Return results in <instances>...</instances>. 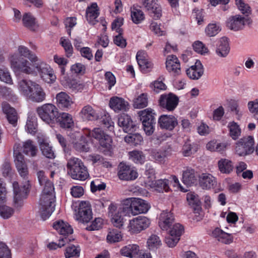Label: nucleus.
<instances>
[{
    "label": "nucleus",
    "mask_w": 258,
    "mask_h": 258,
    "mask_svg": "<svg viewBox=\"0 0 258 258\" xmlns=\"http://www.w3.org/2000/svg\"><path fill=\"white\" fill-rule=\"evenodd\" d=\"M218 167L221 173L226 174L230 173L234 168L232 161L225 158H222L218 161Z\"/></svg>",
    "instance_id": "c9c22d12"
},
{
    "label": "nucleus",
    "mask_w": 258,
    "mask_h": 258,
    "mask_svg": "<svg viewBox=\"0 0 258 258\" xmlns=\"http://www.w3.org/2000/svg\"><path fill=\"white\" fill-rule=\"evenodd\" d=\"M254 140L251 136L241 138L236 144L235 152L240 156L252 153L254 150Z\"/></svg>",
    "instance_id": "0eeeda50"
},
{
    "label": "nucleus",
    "mask_w": 258,
    "mask_h": 258,
    "mask_svg": "<svg viewBox=\"0 0 258 258\" xmlns=\"http://www.w3.org/2000/svg\"><path fill=\"white\" fill-rule=\"evenodd\" d=\"M178 101L177 96L171 93L161 95L159 99L160 106L169 111H172L175 109L178 105Z\"/></svg>",
    "instance_id": "ddd939ff"
},
{
    "label": "nucleus",
    "mask_w": 258,
    "mask_h": 258,
    "mask_svg": "<svg viewBox=\"0 0 258 258\" xmlns=\"http://www.w3.org/2000/svg\"><path fill=\"white\" fill-rule=\"evenodd\" d=\"M220 31L219 26L216 24H209L205 29L206 33L209 37L216 35Z\"/></svg>",
    "instance_id": "6e6d98bb"
},
{
    "label": "nucleus",
    "mask_w": 258,
    "mask_h": 258,
    "mask_svg": "<svg viewBox=\"0 0 258 258\" xmlns=\"http://www.w3.org/2000/svg\"><path fill=\"white\" fill-rule=\"evenodd\" d=\"M37 126L36 117L34 114L29 113L25 126L26 131L31 134H34L37 131Z\"/></svg>",
    "instance_id": "a19ab883"
},
{
    "label": "nucleus",
    "mask_w": 258,
    "mask_h": 258,
    "mask_svg": "<svg viewBox=\"0 0 258 258\" xmlns=\"http://www.w3.org/2000/svg\"><path fill=\"white\" fill-rule=\"evenodd\" d=\"M139 246L136 244H130L120 249L121 254L124 256L133 257L138 254Z\"/></svg>",
    "instance_id": "4c0bfd02"
},
{
    "label": "nucleus",
    "mask_w": 258,
    "mask_h": 258,
    "mask_svg": "<svg viewBox=\"0 0 258 258\" xmlns=\"http://www.w3.org/2000/svg\"><path fill=\"white\" fill-rule=\"evenodd\" d=\"M99 15V9L96 3H93L87 7L86 11V17L90 24L95 25L97 22L96 19Z\"/></svg>",
    "instance_id": "393cba45"
},
{
    "label": "nucleus",
    "mask_w": 258,
    "mask_h": 258,
    "mask_svg": "<svg viewBox=\"0 0 258 258\" xmlns=\"http://www.w3.org/2000/svg\"><path fill=\"white\" fill-rule=\"evenodd\" d=\"M36 111L39 117L48 124L53 123L59 113L58 109L51 103H46L38 107Z\"/></svg>",
    "instance_id": "423d86ee"
},
{
    "label": "nucleus",
    "mask_w": 258,
    "mask_h": 258,
    "mask_svg": "<svg viewBox=\"0 0 258 258\" xmlns=\"http://www.w3.org/2000/svg\"><path fill=\"white\" fill-rule=\"evenodd\" d=\"M22 151L26 155L34 157L36 155L38 150L34 142L30 140H28L23 142Z\"/></svg>",
    "instance_id": "e433bc0d"
},
{
    "label": "nucleus",
    "mask_w": 258,
    "mask_h": 258,
    "mask_svg": "<svg viewBox=\"0 0 258 258\" xmlns=\"http://www.w3.org/2000/svg\"><path fill=\"white\" fill-rule=\"evenodd\" d=\"M71 195L75 198H79L84 195V189L81 186H73L71 188Z\"/></svg>",
    "instance_id": "774afa93"
},
{
    "label": "nucleus",
    "mask_w": 258,
    "mask_h": 258,
    "mask_svg": "<svg viewBox=\"0 0 258 258\" xmlns=\"http://www.w3.org/2000/svg\"><path fill=\"white\" fill-rule=\"evenodd\" d=\"M138 172L133 168L125 163H120L118 166V175L119 179L125 180H133L138 177Z\"/></svg>",
    "instance_id": "2eb2a0df"
},
{
    "label": "nucleus",
    "mask_w": 258,
    "mask_h": 258,
    "mask_svg": "<svg viewBox=\"0 0 258 258\" xmlns=\"http://www.w3.org/2000/svg\"><path fill=\"white\" fill-rule=\"evenodd\" d=\"M61 44L62 46L64 48L66 56L68 57L71 56L73 53V48L70 40L64 39L61 40Z\"/></svg>",
    "instance_id": "13d9d810"
},
{
    "label": "nucleus",
    "mask_w": 258,
    "mask_h": 258,
    "mask_svg": "<svg viewBox=\"0 0 258 258\" xmlns=\"http://www.w3.org/2000/svg\"><path fill=\"white\" fill-rule=\"evenodd\" d=\"M40 148L42 154L46 158L49 159H54L55 158V154L52 150V147L50 146L48 143L43 141L40 143Z\"/></svg>",
    "instance_id": "37998d69"
},
{
    "label": "nucleus",
    "mask_w": 258,
    "mask_h": 258,
    "mask_svg": "<svg viewBox=\"0 0 258 258\" xmlns=\"http://www.w3.org/2000/svg\"><path fill=\"white\" fill-rule=\"evenodd\" d=\"M55 121L58 122L60 127L64 128H72L74 125L72 115L66 112L58 113Z\"/></svg>",
    "instance_id": "c85d7f7f"
},
{
    "label": "nucleus",
    "mask_w": 258,
    "mask_h": 258,
    "mask_svg": "<svg viewBox=\"0 0 258 258\" xmlns=\"http://www.w3.org/2000/svg\"><path fill=\"white\" fill-rule=\"evenodd\" d=\"M140 117V120L142 122H155L154 111L151 108H147L140 111L138 113Z\"/></svg>",
    "instance_id": "ea45409f"
},
{
    "label": "nucleus",
    "mask_w": 258,
    "mask_h": 258,
    "mask_svg": "<svg viewBox=\"0 0 258 258\" xmlns=\"http://www.w3.org/2000/svg\"><path fill=\"white\" fill-rule=\"evenodd\" d=\"M199 180L200 184L203 189H210L216 184L215 178L210 174H203Z\"/></svg>",
    "instance_id": "c756f323"
},
{
    "label": "nucleus",
    "mask_w": 258,
    "mask_h": 258,
    "mask_svg": "<svg viewBox=\"0 0 258 258\" xmlns=\"http://www.w3.org/2000/svg\"><path fill=\"white\" fill-rule=\"evenodd\" d=\"M238 9L244 15H249L251 13V8L244 0H235Z\"/></svg>",
    "instance_id": "8fccbe9b"
},
{
    "label": "nucleus",
    "mask_w": 258,
    "mask_h": 258,
    "mask_svg": "<svg viewBox=\"0 0 258 258\" xmlns=\"http://www.w3.org/2000/svg\"><path fill=\"white\" fill-rule=\"evenodd\" d=\"M174 222L173 214L167 211H163L159 219V226L163 230H167Z\"/></svg>",
    "instance_id": "4be33fe9"
},
{
    "label": "nucleus",
    "mask_w": 258,
    "mask_h": 258,
    "mask_svg": "<svg viewBox=\"0 0 258 258\" xmlns=\"http://www.w3.org/2000/svg\"><path fill=\"white\" fill-rule=\"evenodd\" d=\"M109 106L116 112L126 111L128 109L129 104L123 98L114 96L110 99Z\"/></svg>",
    "instance_id": "aec40b11"
},
{
    "label": "nucleus",
    "mask_w": 258,
    "mask_h": 258,
    "mask_svg": "<svg viewBox=\"0 0 258 258\" xmlns=\"http://www.w3.org/2000/svg\"><path fill=\"white\" fill-rule=\"evenodd\" d=\"M129 133V134L124 137L125 142L136 146L140 144L143 141V138L140 134H131L132 132Z\"/></svg>",
    "instance_id": "09e8293b"
},
{
    "label": "nucleus",
    "mask_w": 258,
    "mask_h": 258,
    "mask_svg": "<svg viewBox=\"0 0 258 258\" xmlns=\"http://www.w3.org/2000/svg\"><path fill=\"white\" fill-rule=\"evenodd\" d=\"M35 71L38 72L43 80H45L46 75L49 72L50 66L38 58V60L34 62Z\"/></svg>",
    "instance_id": "2f4dec72"
},
{
    "label": "nucleus",
    "mask_w": 258,
    "mask_h": 258,
    "mask_svg": "<svg viewBox=\"0 0 258 258\" xmlns=\"http://www.w3.org/2000/svg\"><path fill=\"white\" fill-rule=\"evenodd\" d=\"M136 59L140 69L143 73H148L152 69V62L148 60L144 56L140 55L139 52L137 54Z\"/></svg>",
    "instance_id": "58836bf2"
},
{
    "label": "nucleus",
    "mask_w": 258,
    "mask_h": 258,
    "mask_svg": "<svg viewBox=\"0 0 258 258\" xmlns=\"http://www.w3.org/2000/svg\"><path fill=\"white\" fill-rule=\"evenodd\" d=\"M0 80L9 84L13 83L10 73L7 69L0 68Z\"/></svg>",
    "instance_id": "4d7b16f0"
},
{
    "label": "nucleus",
    "mask_w": 258,
    "mask_h": 258,
    "mask_svg": "<svg viewBox=\"0 0 258 258\" xmlns=\"http://www.w3.org/2000/svg\"><path fill=\"white\" fill-rule=\"evenodd\" d=\"M131 17L133 22L137 24L141 23L145 18L143 12L136 9H134L132 11Z\"/></svg>",
    "instance_id": "603ef678"
},
{
    "label": "nucleus",
    "mask_w": 258,
    "mask_h": 258,
    "mask_svg": "<svg viewBox=\"0 0 258 258\" xmlns=\"http://www.w3.org/2000/svg\"><path fill=\"white\" fill-rule=\"evenodd\" d=\"M183 182L188 186L195 184L197 181L195 170L190 167H187L182 174Z\"/></svg>",
    "instance_id": "7c9ffc66"
},
{
    "label": "nucleus",
    "mask_w": 258,
    "mask_h": 258,
    "mask_svg": "<svg viewBox=\"0 0 258 258\" xmlns=\"http://www.w3.org/2000/svg\"><path fill=\"white\" fill-rule=\"evenodd\" d=\"M157 0H143V5L154 19L162 16V9Z\"/></svg>",
    "instance_id": "dca6fc26"
},
{
    "label": "nucleus",
    "mask_w": 258,
    "mask_h": 258,
    "mask_svg": "<svg viewBox=\"0 0 258 258\" xmlns=\"http://www.w3.org/2000/svg\"><path fill=\"white\" fill-rule=\"evenodd\" d=\"M21 93L32 102L40 103L45 100L46 94L41 86L37 83L23 79L18 84Z\"/></svg>",
    "instance_id": "7ed1b4c3"
},
{
    "label": "nucleus",
    "mask_w": 258,
    "mask_h": 258,
    "mask_svg": "<svg viewBox=\"0 0 258 258\" xmlns=\"http://www.w3.org/2000/svg\"><path fill=\"white\" fill-rule=\"evenodd\" d=\"M148 105L147 95L143 93L136 98L134 101V106L136 108H142Z\"/></svg>",
    "instance_id": "3c124183"
},
{
    "label": "nucleus",
    "mask_w": 258,
    "mask_h": 258,
    "mask_svg": "<svg viewBox=\"0 0 258 258\" xmlns=\"http://www.w3.org/2000/svg\"><path fill=\"white\" fill-rule=\"evenodd\" d=\"M11 68L15 72L24 73L27 75H36L35 68L28 60L20 57L18 54H14L10 58Z\"/></svg>",
    "instance_id": "39448f33"
},
{
    "label": "nucleus",
    "mask_w": 258,
    "mask_h": 258,
    "mask_svg": "<svg viewBox=\"0 0 258 258\" xmlns=\"http://www.w3.org/2000/svg\"><path fill=\"white\" fill-rule=\"evenodd\" d=\"M40 199L41 217L43 220L48 218L55 209V193L53 183L49 180L44 183Z\"/></svg>",
    "instance_id": "f03ea898"
},
{
    "label": "nucleus",
    "mask_w": 258,
    "mask_h": 258,
    "mask_svg": "<svg viewBox=\"0 0 258 258\" xmlns=\"http://www.w3.org/2000/svg\"><path fill=\"white\" fill-rule=\"evenodd\" d=\"M183 232V227L179 223H176L170 231V233L177 238H179Z\"/></svg>",
    "instance_id": "e2e57ef3"
},
{
    "label": "nucleus",
    "mask_w": 258,
    "mask_h": 258,
    "mask_svg": "<svg viewBox=\"0 0 258 258\" xmlns=\"http://www.w3.org/2000/svg\"><path fill=\"white\" fill-rule=\"evenodd\" d=\"M130 158L136 163L142 164L145 161V156L143 153L138 151L130 152Z\"/></svg>",
    "instance_id": "864d4df0"
},
{
    "label": "nucleus",
    "mask_w": 258,
    "mask_h": 258,
    "mask_svg": "<svg viewBox=\"0 0 258 258\" xmlns=\"http://www.w3.org/2000/svg\"><path fill=\"white\" fill-rule=\"evenodd\" d=\"M123 212L128 213L126 207L117 208L116 204L111 203L108 207V215L111 217L112 223L116 227L120 228L123 226Z\"/></svg>",
    "instance_id": "1a4fd4ad"
},
{
    "label": "nucleus",
    "mask_w": 258,
    "mask_h": 258,
    "mask_svg": "<svg viewBox=\"0 0 258 258\" xmlns=\"http://www.w3.org/2000/svg\"><path fill=\"white\" fill-rule=\"evenodd\" d=\"M192 47L195 51L202 54L207 53L208 51L207 47L200 41H195L192 44Z\"/></svg>",
    "instance_id": "052dcab7"
},
{
    "label": "nucleus",
    "mask_w": 258,
    "mask_h": 258,
    "mask_svg": "<svg viewBox=\"0 0 258 258\" xmlns=\"http://www.w3.org/2000/svg\"><path fill=\"white\" fill-rule=\"evenodd\" d=\"M103 224V220L101 218H95L91 224L86 227V229L89 231L97 230L102 227Z\"/></svg>",
    "instance_id": "680f3d73"
},
{
    "label": "nucleus",
    "mask_w": 258,
    "mask_h": 258,
    "mask_svg": "<svg viewBox=\"0 0 258 258\" xmlns=\"http://www.w3.org/2000/svg\"><path fill=\"white\" fill-rule=\"evenodd\" d=\"M14 156L16 167L19 174L26 180L23 184L21 186L17 181L13 183L14 194V204L15 207L19 208L23 206V200L26 198L29 192L30 185L29 180H27L28 168L24 155L19 151H14Z\"/></svg>",
    "instance_id": "f257e3e1"
},
{
    "label": "nucleus",
    "mask_w": 258,
    "mask_h": 258,
    "mask_svg": "<svg viewBox=\"0 0 258 258\" xmlns=\"http://www.w3.org/2000/svg\"><path fill=\"white\" fill-rule=\"evenodd\" d=\"M166 67L167 71L174 76H178L180 74V63L175 55H171L167 56Z\"/></svg>",
    "instance_id": "6ab92c4d"
},
{
    "label": "nucleus",
    "mask_w": 258,
    "mask_h": 258,
    "mask_svg": "<svg viewBox=\"0 0 258 258\" xmlns=\"http://www.w3.org/2000/svg\"><path fill=\"white\" fill-rule=\"evenodd\" d=\"M18 51L21 56L28 58L32 63L38 60V57L24 46H20L18 48Z\"/></svg>",
    "instance_id": "c03bdc74"
},
{
    "label": "nucleus",
    "mask_w": 258,
    "mask_h": 258,
    "mask_svg": "<svg viewBox=\"0 0 258 258\" xmlns=\"http://www.w3.org/2000/svg\"><path fill=\"white\" fill-rule=\"evenodd\" d=\"M67 167L69 173L74 179L85 180L89 176L87 167L79 158L75 157L70 158L68 161Z\"/></svg>",
    "instance_id": "20e7f679"
},
{
    "label": "nucleus",
    "mask_w": 258,
    "mask_h": 258,
    "mask_svg": "<svg viewBox=\"0 0 258 258\" xmlns=\"http://www.w3.org/2000/svg\"><path fill=\"white\" fill-rule=\"evenodd\" d=\"M122 239L121 232L117 229L110 230L107 235V241L109 243H115L120 241Z\"/></svg>",
    "instance_id": "49530a36"
},
{
    "label": "nucleus",
    "mask_w": 258,
    "mask_h": 258,
    "mask_svg": "<svg viewBox=\"0 0 258 258\" xmlns=\"http://www.w3.org/2000/svg\"><path fill=\"white\" fill-rule=\"evenodd\" d=\"M0 94L7 99H12L16 97L12 90L7 87H0Z\"/></svg>",
    "instance_id": "0e129e2a"
},
{
    "label": "nucleus",
    "mask_w": 258,
    "mask_h": 258,
    "mask_svg": "<svg viewBox=\"0 0 258 258\" xmlns=\"http://www.w3.org/2000/svg\"><path fill=\"white\" fill-rule=\"evenodd\" d=\"M228 39L226 37L220 39L217 43L216 54L220 57H226L230 51Z\"/></svg>",
    "instance_id": "a878e982"
},
{
    "label": "nucleus",
    "mask_w": 258,
    "mask_h": 258,
    "mask_svg": "<svg viewBox=\"0 0 258 258\" xmlns=\"http://www.w3.org/2000/svg\"><path fill=\"white\" fill-rule=\"evenodd\" d=\"M149 185L159 192H167L169 190V180L167 179H160L152 181Z\"/></svg>",
    "instance_id": "f704fd0d"
},
{
    "label": "nucleus",
    "mask_w": 258,
    "mask_h": 258,
    "mask_svg": "<svg viewBox=\"0 0 258 258\" xmlns=\"http://www.w3.org/2000/svg\"><path fill=\"white\" fill-rule=\"evenodd\" d=\"M118 124L125 133L133 132L135 130L136 125L131 117L126 114H122L118 118Z\"/></svg>",
    "instance_id": "412c9836"
},
{
    "label": "nucleus",
    "mask_w": 258,
    "mask_h": 258,
    "mask_svg": "<svg viewBox=\"0 0 258 258\" xmlns=\"http://www.w3.org/2000/svg\"><path fill=\"white\" fill-rule=\"evenodd\" d=\"M150 224L149 219L140 216L130 221L128 231L132 233H138L147 228Z\"/></svg>",
    "instance_id": "9d476101"
},
{
    "label": "nucleus",
    "mask_w": 258,
    "mask_h": 258,
    "mask_svg": "<svg viewBox=\"0 0 258 258\" xmlns=\"http://www.w3.org/2000/svg\"><path fill=\"white\" fill-rule=\"evenodd\" d=\"M13 208L6 205L0 206V216L4 219H9L14 214Z\"/></svg>",
    "instance_id": "5fc2aeb1"
},
{
    "label": "nucleus",
    "mask_w": 258,
    "mask_h": 258,
    "mask_svg": "<svg viewBox=\"0 0 258 258\" xmlns=\"http://www.w3.org/2000/svg\"><path fill=\"white\" fill-rule=\"evenodd\" d=\"M84 134L88 137H93L98 140L100 145L107 150L110 149L112 140L111 137L106 134L100 128H95L93 130L86 129Z\"/></svg>",
    "instance_id": "6e6552de"
},
{
    "label": "nucleus",
    "mask_w": 258,
    "mask_h": 258,
    "mask_svg": "<svg viewBox=\"0 0 258 258\" xmlns=\"http://www.w3.org/2000/svg\"><path fill=\"white\" fill-rule=\"evenodd\" d=\"M0 258H11L10 249L3 242H0Z\"/></svg>",
    "instance_id": "338daca9"
},
{
    "label": "nucleus",
    "mask_w": 258,
    "mask_h": 258,
    "mask_svg": "<svg viewBox=\"0 0 258 258\" xmlns=\"http://www.w3.org/2000/svg\"><path fill=\"white\" fill-rule=\"evenodd\" d=\"M80 115L84 120H94L98 117L95 110L90 105H86L82 108Z\"/></svg>",
    "instance_id": "72a5a7b5"
},
{
    "label": "nucleus",
    "mask_w": 258,
    "mask_h": 258,
    "mask_svg": "<svg viewBox=\"0 0 258 258\" xmlns=\"http://www.w3.org/2000/svg\"><path fill=\"white\" fill-rule=\"evenodd\" d=\"M53 227L55 229L59 234L67 237L69 234L73 233V230L71 226L67 222H64L62 220H58L54 222Z\"/></svg>",
    "instance_id": "bb28decb"
},
{
    "label": "nucleus",
    "mask_w": 258,
    "mask_h": 258,
    "mask_svg": "<svg viewBox=\"0 0 258 258\" xmlns=\"http://www.w3.org/2000/svg\"><path fill=\"white\" fill-rule=\"evenodd\" d=\"M106 184L101 182L99 179H96L91 182V190L93 192L105 189Z\"/></svg>",
    "instance_id": "bf43d9fd"
},
{
    "label": "nucleus",
    "mask_w": 258,
    "mask_h": 258,
    "mask_svg": "<svg viewBox=\"0 0 258 258\" xmlns=\"http://www.w3.org/2000/svg\"><path fill=\"white\" fill-rule=\"evenodd\" d=\"M22 22L24 26L31 31H35L38 27L36 19L30 13L24 14Z\"/></svg>",
    "instance_id": "473e14b6"
},
{
    "label": "nucleus",
    "mask_w": 258,
    "mask_h": 258,
    "mask_svg": "<svg viewBox=\"0 0 258 258\" xmlns=\"http://www.w3.org/2000/svg\"><path fill=\"white\" fill-rule=\"evenodd\" d=\"M212 236L219 241L227 244L232 243L233 240L231 234L225 232L219 228H216L213 231Z\"/></svg>",
    "instance_id": "cd10ccee"
},
{
    "label": "nucleus",
    "mask_w": 258,
    "mask_h": 258,
    "mask_svg": "<svg viewBox=\"0 0 258 258\" xmlns=\"http://www.w3.org/2000/svg\"><path fill=\"white\" fill-rule=\"evenodd\" d=\"M92 218L91 205L88 202L82 201L79 204L76 219L82 223H88Z\"/></svg>",
    "instance_id": "4468645a"
},
{
    "label": "nucleus",
    "mask_w": 258,
    "mask_h": 258,
    "mask_svg": "<svg viewBox=\"0 0 258 258\" xmlns=\"http://www.w3.org/2000/svg\"><path fill=\"white\" fill-rule=\"evenodd\" d=\"M158 124L161 128L171 131L178 124V121L173 115H162L158 119Z\"/></svg>",
    "instance_id": "a211bd4d"
},
{
    "label": "nucleus",
    "mask_w": 258,
    "mask_h": 258,
    "mask_svg": "<svg viewBox=\"0 0 258 258\" xmlns=\"http://www.w3.org/2000/svg\"><path fill=\"white\" fill-rule=\"evenodd\" d=\"M230 137L234 140H237L241 135V129L239 125L234 121L230 122L228 124Z\"/></svg>",
    "instance_id": "79ce46f5"
},
{
    "label": "nucleus",
    "mask_w": 258,
    "mask_h": 258,
    "mask_svg": "<svg viewBox=\"0 0 258 258\" xmlns=\"http://www.w3.org/2000/svg\"><path fill=\"white\" fill-rule=\"evenodd\" d=\"M105 80L109 90H110L116 83L115 77L110 72H107L105 74Z\"/></svg>",
    "instance_id": "69168bd1"
},
{
    "label": "nucleus",
    "mask_w": 258,
    "mask_h": 258,
    "mask_svg": "<svg viewBox=\"0 0 258 258\" xmlns=\"http://www.w3.org/2000/svg\"><path fill=\"white\" fill-rule=\"evenodd\" d=\"M80 248L78 246L71 245L67 247L64 253L66 258L78 257L80 255Z\"/></svg>",
    "instance_id": "de8ad7c7"
},
{
    "label": "nucleus",
    "mask_w": 258,
    "mask_h": 258,
    "mask_svg": "<svg viewBox=\"0 0 258 258\" xmlns=\"http://www.w3.org/2000/svg\"><path fill=\"white\" fill-rule=\"evenodd\" d=\"M187 76L191 79L198 80L204 73V68L200 60H197L194 66L186 71Z\"/></svg>",
    "instance_id": "5701e85b"
},
{
    "label": "nucleus",
    "mask_w": 258,
    "mask_h": 258,
    "mask_svg": "<svg viewBox=\"0 0 258 258\" xmlns=\"http://www.w3.org/2000/svg\"><path fill=\"white\" fill-rule=\"evenodd\" d=\"M3 112L6 115L9 122L14 127L17 125L18 114L15 109L10 106L7 102H3L2 104Z\"/></svg>",
    "instance_id": "f3484780"
},
{
    "label": "nucleus",
    "mask_w": 258,
    "mask_h": 258,
    "mask_svg": "<svg viewBox=\"0 0 258 258\" xmlns=\"http://www.w3.org/2000/svg\"><path fill=\"white\" fill-rule=\"evenodd\" d=\"M251 19L247 17L236 15L230 17L227 21V26L230 29L237 31L244 28L246 24L251 23Z\"/></svg>",
    "instance_id": "9b49d317"
},
{
    "label": "nucleus",
    "mask_w": 258,
    "mask_h": 258,
    "mask_svg": "<svg viewBox=\"0 0 258 258\" xmlns=\"http://www.w3.org/2000/svg\"><path fill=\"white\" fill-rule=\"evenodd\" d=\"M147 244L150 250H154L160 247L162 242L158 236L152 234L148 238Z\"/></svg>",
    "instance_id": "a18cd8bd"
},
{
    "label": "nucleus",
    "mask_w": 258,
    "mask_h": 258,
    "mask_svg": "<svg viewBox=\"0 0 258 258\" xmlns=\"http://www.w3.org/2000/svg\"><path fill=\"white\" fill-rule=\"evenodd\" d=\"M128 211H131L133 215H137L141 213H147L150 206L145 200L140 198H134L131 200L129 207H126Z\"/></svg>",
    "instance_id": "f8f14e48"
},
{
    "label": "nucleus",
    "mask_w": 258,
    "mask_h": 258,
    "mask_svg": "<svg viewBox=\"0 0 258 258\" xmlns=\"http://www.w3.org/2000/svg\"><path fill=\"white\" fill-rule=\"evenodd\" d=\"M56 100L58 107L62 110L69 109L73 103L71 97L64 92L57 94Z\"/></svg>",
    "instance_id": "b1692460"
}]
</instances>
